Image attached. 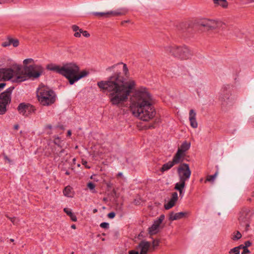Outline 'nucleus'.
Wrapping results in <instances>:
<instances>
[{
	"label": "nucleus",
	"instance_id": "33",
	"mask_svg": "<svg viewBox=\"0 0 254 254\" xmlns=\"http://www.w3.org/2000/svg\"><path fill=\"white\" fill-rule=\"evenodd\" d=\"M34 61L33 59H25L24 61H23V64L24 65V66H28L27 65L28 64H34Z\"/></svg>",
	"mask_w": 254,
	"mask_h": 254
},
{
	"label": "nucleus",
	"instance_id": "31",
	"mask_svg": "<svg viewBox=\"0 0 254 254\" xmlns=\"http://www.w3.org/2000/svg\"><path fill=\"white\" fill-rule=\"evenodd\" d=\"M218 175V172H216L213 175H209L207 177L206 180L205 181V183L207 182H209L211 183H213L214 180H215L216 177Z\"/></svg>",
	"mask_w": 254,
	"mask_h": 254
},
{
	"label": "nucleus",
	"instance_id": "63",
	"mask_svg": "<svg viewBox=\"0 0 254 254\" xmlns=\"http://www.w3.org/2000/svg\"><path fill=\"white\" fill-rule=\"evenodd\" d=\"M47 127L48 128H52V126H48Z\"/></svg>",
	"mask_w": 254,
	"mask_h": 254
},
{
	"label": "nucleus",
	"instance_id": "38",
	"mask_svg": "<svg viewBox=\"0 0 254 254\" xmlns=\"http://www.w3.org/2000/svg\"><path fill=\"white\" fill-rule=\"evenodd\" d=\"M164 218L165 216L164 215H161L157 220H155V221L161 224L162 221L164 220Z\"/></svg>",
	"mask_w": 254,
	"mask_h": 254
},
{
	"label": "nucleus",
	"instance_id": "26",
	"mask_svg": "<svg viewBox=\"0 0 254 254\" xmlns=\"http://www.w3.org/2000/svg\"><path fill=\"white\" fill-rule=\"evenodd\" d=\"M64 212L70 217L71 220L72 221L76 222L77 221V218L76 216L72 212V211L70 209L65 208L64 209Z\"/></svg>",
	"mask_w": 254,
	"mask_h": 254
},
{
	"label": "nucleus",
	"instance_id": "43",
	"mask_svg": "<svg viewBox=\"0 0 254 254\" xmlns=\"http://www.w3.org/2000/svg\"><path fill=\"white\" fill-rule=\"evenodd\" d=\"M116 214L114 212H111L108 214V217L110 219H113L115 217Z\"/></svg>",
	"mask_w": 254,
	"mask_h": 254
},
{
	"label": "nucleus",
	"instance_id": "59",
	"mask_svg": "<svg viewBox=\"0 0 254 254\" xmlns=\"http://www.w3.org/2000/svg\"><path fill=\"white\" fill-rule=\"evenodd\" d=\"M71 228H72V229H75V228H76L75 225H74V224L72 225H71Z\"/></svg>",
	"mask_w": 254,
	"mask_h": 254
},
{
	"label": "nucleus",
	"instance_id": "54",
	"mask_svg": "<svg viewBox=\"0 0 254 254\" xmlns=\"http://www.w3.org/2000/svg\"><path fill=\"white\" fill-rule=\"evenodd\" d=\"M4 157L5 160L7 161L8 162H10V160L8 158V157L7 156L5 155Z\"/></svg>",
	"mask_w": 254,
	"mask_h": 254
},
{
	"label": "nucleus",
	"instance_id": "39",
	"mask_svg": "<svg viewBox=\"0 0 254 254\" xmlns=\"http://www.w3.org/2000/svg\"><path fill=\"white\" fill-rule=\"evenodd\" d=\"M100 226L104 229H107L109 227V224L107 222H102L100 224Z\"/></svg>",
	"mask_w": 254,
	"mask_h": 254
},
{
	"label": "nucleus",
	"instance_id": "41",
	"mask_svg": "<svg viewBox=\"0 0 254 254\" xmlns=\"http://www.w3.org/2000/svg\"><path fill=\"white\" fill-rule=\"evenodd\" d=\"M160 243V241L159 240H154L152 242L153 247L155 248L157 247Z\"/></svg>",
	"mask_w": 254,
	"mask_h": 254
},
{
	"label": "nucleus",
	"instance_id": "22",
	"mask_svg": "<svg viewBox=\"0 0 254 254\" xmlns=\"http://www.w3.org/2000/svg\"><path fill=\"white\" fill-rule=\"evenodd\" d=\"M128 12V10L126 8H121L116 10L111 11L112 16H122L126 15Z\"/></svg>",
	"mask_w": 254,
	"mask_h": 254
},
{
	"label": "nucleus",
	"instance_id": "19",
	"mask_svg": "<svg viewBox=\"0 0 254 254\" xmlns=\"http://www.w3.org/2000/svg\"><path fill=\"white\" fill-rule=\"evenodd\" d=\"M47 68L49 70L55 71L62 74L63 66H61L56 64H50L47 65Z\"/></svg>",
	"mask_w": 254,
	"mask_h": 254
},
{
	"label": "nucleus",
	"instance_id": "32",
	"mask_svg": "<svg viewBox=\"0 0 254 254\" xmlns=\"http://www.w3.org/2000/svg\"><path fill=\"white\" fill-rule=\"evenodd\" d=\"M121 64H123V73L126 77H128L129 75V71H128V69L127 64H124L123 63H121Z\"/></svg>",
	"mask_w": 254,
	"mask_h": 254
},
{
	"label": "nucleus",
	"instance_id": "29",
	"mask_svg": "<svg viewBox=\"0 0 254 254\" xmlns=\"http://www.w3.org/2000/svg\"><path fill=\"white\" fill-rule=\"evenodd\" d=\"M95 185L91 182L87 183V187L90 190V192L93 193H95L97 191L95 189Z\"/></svg>",
	"mask_w": 254,
	"mask_h": 254
},
{
	"label": "nucleus",
	"instance_id": "57",
	"mask_svg": "<svg viewBox=\"0 0 254 254\" xmlns=\"http://www.w3.org/2000/svg\"><path fill=\"white\" fill-rule=\"evenodd\" d=\"M117 176L118 177H122V176H123V173H121V172H119V173H118V174H117Z\"/></svg>",
	"mask_w": 254,
	"mask_h": 254
},
{
	"label": "nucleus",
	"instance_id": "3",
	"mask_svg": "<svg viewBox=\"0 0 254 254\" xmlns=\"http://www.w3.org/2000/svg\"><path fill=\"white\" fill-rule=\"evenodd\" d=\"M62 74L68 80L70 85L73 84L80 79L87 76L89 72L86 70H80V68L74 63H68L63 65Z\"/></svg>",
	"mask_w": 254,
	"mask_h": 254
},
{
	"label": "nucleus",
	"instance_id": "12",
	"mask_svg": "<svg viewBox=\"0 0 254 254\" xmlns=\"http://www.w3.org/2000/svg\"><path fill=\"white\" fill-rule=\"evenodd\" d=\"M17 110L20 114L27 117L34 112L35 108L33 106L29 104L22 103L19 105Z\"/></svg>",
	"mask_w": 254,
	"mask_h": 254
},
{
	"label": "nucleus",
	"instance_id": "8",
	"mask_svg": "<svg viewBox=\"0 0 254 254\" xmlns=\"http://www.w3.org/2000/svg\"><path fill=\"white\" fill-rule=\"evenodd\" d=\"M198 25L200 27L204 28V30H210L213 29H223L225 25L224 23L220 21L209 19H203L198 22Z\"/></svg>",
	"mask_w": 254,
	"mask_h": 254
},
{
	"label": "nucleus",
	"instance_id": "18",
	"mask_svg": "<svg viewBox=\"0 0 254 254\" xmlns=\"http://www.w3.org/2000/svg\"><path fill=\"white\" fill-rule=\"evenodd\" d=\"M184 156L185 154L181 153L180 150H177L171 162L173 163L174 165L178 164L183 161Z\"/></svg>",
	"mask_w": 254,
	"mask_h": 254
},
{
	"label": "nucleus",
	"instance_id": "21",
	"mask_svg": "<svg viewBox=\"0 0 254 254\" xmlns=\"http://www.w3.org/2000/svg\"><path fill=\"white\" fill-rule=\"evenodd\" d=\"M160 225L158 222L154 221L152 225L148 229L149 234L152 235L157 234L159 231Z\"/></svg>",
	"mask_w": 254,
	"mask_h": 254
},
{
	"label": "nucleus",
	"instance_id": "9",
	"mask_svg": "<svg viewBox=\"0 0 254 254\" xmlns=\"http://www.w3.org/2000/svg\"><path fill=\"white\" fill-rule=\"evenodd\" d=\"M252 213L248 208L243 209L240 213L239 217V221L241 227L247 231L248 230L250 225Z\"/></svg>",
	"mask_w": 254,
	"mask_h": 254
},
{
	"label": "nucleus",
	"instance_id": "34",
	"mask_svg": "<svg viewBox=\"0 0 254 254\" xmlns=\"http://www.w3.org/2000/svg\"><path fill=\"white\" fill-rule=\"evenodd\" d=\"M10 44L14 47H17L19 45V41L17 39L10 37Z\"/></svg>",
	"mask_w": 254,
	"mask_h": 254
},
{
	"label": "nucleus",
	"instance_id": "30",
	"mask_svg": "<svg viewBox=\"0 0 254 254\" xmlns=\"http://www.w3.org/2000/svg\"><path fill=\"white\" fill-rule=\"evenodd\" d=\"M94 15L100 16V17H109L110 16H112L111 11L107 12H94Z\"/></svg>",
	"mask_w": 254,
	"mask_h": 254
},
{
	"label": "nucleus",
	"instance_id": "52",
	"mask_svg": "<svg viewBox=\"0 0 254 254\" xmlns=\"http://www.w3.org/2000/svg\"><path fill=\"white\" fill-rule=\"evenodd\" d=\"M5 85L6 84L4 83H0V89H2Z\"/></svg>",
	"mask_w": 254,
	"mask_h": 254
},
{
	"label": "nucleus",
	"instance_id": "55",
	"mask_svg": "<svg viewBox=\"0 0 254 254\" xmlns=\"http://www.w3.org/2000/svg\"><path fill=\"white\" fill-rule=\"evenodd\" d=\"M3 79L2 74L1 72V69H0V80Z\"/></svg>",
	"mask_w": 254,
	"mask_h": 254
},
{
	"label": "nucleus",
	"instance_id": "24",
	"mask_svg": "<svg viewBox=\"0 0 254 254\" xmlns=\"http://www.w3.org/2000/svg\"><path fill=\"white\" fill-rule=\"evenodd\" d=\"M215 6H220L223 8H226L228 6V2L226 0H212Z\"/></svg>",
	"mask_w": 254,
	"mask_h": 254
},
{
	"label": "nucleus",
	"instance_id": "2",
	"mask_svg": "<svg viewBox=\"0 0 254 254\" xmlns=\"http://www.w3.org/2000/svg\"><path fill=\"white\" fill-rule=\"evenodd\" d=\"M129 102L130 110L134 117L148 121L155 116L152 96L147 88L140 87L134 91Z\"/></svg>",
	"mask_w": 254,
	"mask_h": 254
},
{
	"label": "nucleus",
	"instance_id": "48",
	"mask_svg": "<svg viewBox=\"0 0 254 254\" xmlns=\"http://www.w3.org/2000/svg\"><path fill=\"white\" fill-rule=\"evenodd\" d=\"M245 246H244V248H247L250 247L251 245V243L250 241H246L245 243Z\"/></svg>",
	"mask_w": 254,
	"mask_h": 254
},
{
	"label": "nucleus",
	"instance_id": "27",
	"mask_svg": "<svg viewBox=\"0 0 254 254\" xmlns=\"http://www.w3.org/2000/svg\"><path fill=\"white\" fill-rule=\"evenodd\" d=\"M205 85L201 83H197L196 85L195 91L198 96H200L201 92L204 90Z\"/></svg>",
	"mask_w": 254,
	"mask_h": 254
},
{
	"label": "nucleus",
	"instance_id": "53",
	"mask_svg": "<svg viewBox=\"0 0 254 254\" xmlns=\"http://www.w3.org/2000/svg\"><path fill=\"white\" fill-rule=\"evenodd\" d=\"M236 248H238V251H240V249H243V250L244 249V246L243 245H240L238 247H237Z\"/></svg>",
	"mask_w": 254,
	"mask_h": 254
},
{
	"label": "nucleus",
	"instance_id": "60",
	"mask_svg": "<svg viewBox=\"0 0 254 254\" xmlns=\"http://www.w3.org/2000/svg\"><path fill=\"white\" fill-rule=\"evenodd\" d=\"M97 211V209H94V210H93V212H94V213H95V212H96Z\"/></svg>",
	"mask_w": 254,
	"mask_h": 254
},
{
	"label": "nucleus",
	"instance_id": "28",
	"mask_svg": "<svg viewBox=\"0 0 254 254\" xmlns=\"http://www.w3.org/2000/svg\"><path fill=\"white\" fill-rule=\"evenodd\" d=\"M173 166V163L171 162V161H169L167 162V163L164 164L162 167H161L160 171L162 172H164L165 171H168L170 169H171Z\"/></svg>",
	"mask_w": 254,
	"mask_h": 254
},
{
	"label": "nucleus",
	"instance_id": "5",
	"mask_svg": "<svg viewBox=\"0 0 254 254\" xmlns=\"http://www.w3.org/2000/svg\"><path fill=\"white\" fill-rule=\"evenodd\" d=\"M20 65L15 64L10 68H1L3 79L11 80L13 82H21L25 80L24 76H21Z\"/></svg>",
	"mask_w": 254,
	"mask_h": 254
},
{
	"label": "nucleus",
	"instance_id": "11",
	"mask_svg": "<svg viewBox=\"0 0 254 254\" xmlns=\"http://www.w3.org/2000/svg\"><path fill=\"white\" fill-rule=\"evenodd\" d=\"M179 180L188 181L191 175V171L189 164L183 163L181 164L177 169Z\"/></svg>",
	"mask_w": 254,
	"mask_h": 254
},
{
	"label": "nucleus",
	"instance_id": "40",
	"mask_svg": "<svg viewBox=\"0 0 254 254\" xmlns=\"http://www.w3.org/2000/svg\"><path fill=\"white\" fill-rule=\"evenodd\" d=\"M80 33H82L81 34L85 37H88L90 36L89 33L87 31H84L82 29H81V30L80 31Z\"/></svg>",
	"mask_w": 254,
	"mask_h": 254
},
{
	"label": "nucleus",
	"instance_id": "51",
	"mask_svg": "<svg viewBox=\"0 0 254 254\" xmlns=\"http://www.w3.org/2000/svg\"><path fill=\"white\" fill-rule=\"evenodd\" d=\"M128 253L129 254H138V252L137 251L134 250L129 251Z\"/></svg>",
	"mask_w": 254,
	"mask_h": 254
},
{
	"label": "nucleus",
	"instance_id": "62",
	"mask_svg": "<svg viewBox=\"0 0 254 254\" xmlns=\"http://www.w3.org/2000/svg\"><path fill=\"white\" fill-rule=\"evenodd\" d=\"M65 174H66V175H69V173L67 171H66V172H65Z\"/></svg>",
	"mask_w": 254,
	"mask_h": 254
},
{
	"label": "nucleus",
	"instance_id": "58",
	"mask_svg": "<svg viewBox=\"0 0 254 254\" xmlns=\"http://www.w3.org/2000/svg\"><path fill=\"white\" fill-rule=\"evenodd\" d=\"M71 134V132L70 130L67 131V136H70Z\"/></svg>",
	"mask_w": 254,
	"mask_h": 254
},
{
	"label": "nucleus",
	"instance_id": "20",
	"mask_svg": "<svg viewBox=\"0 0 254 254\" xmlns=\"http://www.w3.org/2000/svg\"><path fill=\"white\" fill-rule=\"evenodd\" d=\"M187 212H180L178 213L171 212L169 215V220L171 221L180 219L183 218L186 214Z\"/></svg>",
	"mask_w": 254,
	"mask_h": 254
},
{
	"label": "nucleus",
	"instance_id": "44",
	"mask_svg": "<svg viewBox=\"0 0 254 254\" xmlns=\"http://www.w3.org/2000/svg\"><path fill=\"white\" fill-rule=\"evenodd\" d=\"M250 253L249 250L248 249V248H245L243 250V252L242 253V254H248Z\"/></svg>",
	"mask_w": 254,
	"mask_h": 254
},
{
	"label": "nucleus",
	"instance_id": "17",
	"mask_svg": "<svg viewBox=\"0 0 254 254\" xmlns=\"http://www.w3.org/2000/svg\"><path fill=\"white\" fill-rule=\"evenodd\" d=\"M150 247V244L147 241H142L138 245V249L140 252L139 254H147Z\"/></svg>",
	"mask_w": 254,
	"mask_h": 254
},
{
	"label": "nucleus",
	"instance_id": "61",
	"mask_svg": "<svg viewBox=\"0 0 254 254\" xmlns=\"http://www.w3.org/2000/svg\"><path fill=\"white\" fill-rule=\"evenodd\" d=\"M128 22H129V21H128H128H123V22H122V24H123L124 23Z\"/></svg>",
	"mask_w": 254,
	"mask_h": 254
},
{
	"label": "nucleus",
	"instance_id": "6",
	"mask_svg": "<svg viewBox=\"0 0 254 254\" xmlns=\"http://www.w3.org/2000/svg\"><path fill=\"white\" fill-rule=\"evenodd\" d=\"M21 76H24L25 80L28 78H37L44 72V68L39 64H32L22 67L20 66Z\"/></svg>",
	"mask_w": 254,
	"mask_h": 254
},
{
	"label": "nucleus",
	"instance_id": "16",
	"mask_svg": "<svg viewBox=\"0 0 254 254\" xmlns=\"http://www.w3.org/2000/svg\"><path fill=\"white\" fill-rule=\"evenodd\" d=\"M185 181L179 180V182L175 184L174 189L179 192L180 196L182 198L184 196L185 191L184 189L186 186Z\"/></svg>",
	"mask_w": 254,
	"mask_h": 254
},
{
	"label": "nucleus",
	"instance_id": "36",
	"mask_svg": "<svg viewBox=\"0 0 254 254\" xmlns=\"http://www.w3.org/2000/svg\"><path fill=\"white\" fill-rule=\"evenodd\" d=\"M238 248H234L231 249L229 253L230 254H240V251H238Z\"/></svg>",
	"mask_w": 254,
	"mask_h": 254
},
{
	"label": "nucleus",
	"instance_id": "45",
	"mask_svg": "<svg viewBox=\"0 0 254 254\" xmlns=\"http://www.w3.org/2000/svg\"><path fill=\"white\" fill-rule=\"evenodd\" d=\"M82 33H80L79 31H77V32H75L74 34V36L76 37H80L81 36V34Z\"/></svg>",
	"mask_w": 254,
	"mask_h": 254
},
{
	"label": "nucleus",
	"instance_id": "64",
	"mask_svg": "<svg viewBox=\"0 0 254 254\" xmlns=\"http://www.w3.org/2000/svg\"><path fill=\"white\" fill-rule=\"evenodd\" d=\"M203 178H201V179H200V182H202L203 181Z\"/></svg>",
	"mask_w": 254,
	"mask_h": 254
},
{
	"label": "nucleus",
	"instance_id": "10",
	"mask_svg": "<svg viewBox=\"0 0 254 254\" xmlns=\"http://www.w3.org/2000/svg\"><path fill=\"white\" fill-rule=\"evenodd\" d=\"M13 87L7 88L0 94V115L4 114L6 111V106L11 101V94Z\"/></svg>",
	"mask_w": 254,
	"mask_h": 254
},
{
	"label": "nucleus",
	"instance_id": "35",
	"mask_svg": "<svg viewBox=\"0 0 254 254\" xmlns=\"http://www.w3.org/2000/svg\"><path fill=\"white\" fill-rule=\"evenodd\" d=\"M10 45H11L10 44V37H9L7 38L6 41L3 42L1 43V46L3 47H6L9 46Z\"/></svg>",
	"mask_w": 254,
	"mask_h": 254
},
{
	"label": "nucleus",
	"instance_id": "13",
	"mask_svg": "<svg viewBox=\"0 0 254 254\" xmlns=\"http://www.w3.org/2000/svg\"><path fill=\"white\" fill-rule=\"evenodd\" d=\"M231 96V90H230V87H229L227 88L225 87L223 88L220 96V99L221 100L226 102V103H228L232 99Z\"/></svg>",
	"mask_w": 254,
	"mask_h": 254
},
{
	"label": "nucleus",
	"instance_id": "15",
	"mask_svg": "<svg viewBox=\"0 0 254 254\" xmlns=\"http://www.w3.org/2000/svg\"><path fill=\"white\" fill-rule=\"evenodd\" d=\"M196 114L194 110L191 109L189 112V121L190 126L193 128L197 127L198 124L196 119Z\"/></svg>",
	"mask_w": 254,
	"mask_h": 254
},
{
	"label": "nucleus",
	"instance_id": "1",
	"mask_svg": "<svg viewBox=\"0 0 254 254\" xmlns=\"http://www.w3.org/2000/svg\"><path fill=\"white\" fill-rule=\"evenodd\" d=\"M98 87L104 92H108L112 105L119 108L126 106L128 96L135 87V82L132 79L125 81L119 72L115 73L107 80L97 83Z\"/></svg>",
	"mask_w": 254,
	"mask_h": 254
},
{
	"label": "nucleus",
	"instance_id": "25",
	"mask_svg": "<svg viewBox=\"0 0 254 254\" xmlns=\"http://www.w3.org/2000/svg\"><path fill=\"white\" fill-rule=\"evenodd\" d=\"M63 193L65 196L72 197L73 195L72 188L69 186H66L63 190Z\"/></svg>",
	"mask_w": 254,
	"mask_h": 254
},
{
	"label": "nucleus",
	"instance_id": "23",
	"mask_svg": "<svg viewBox=\"0 0 254 254\" xmlns=\"http://www.w3.org/2000/svg\"><path fill=\"white\" fill-rule=\"evenodd\" d=\"M190 147V143L187 142V141H184L182 145H181L180 147L178 148V150H180V152L183 154H185V152L188 150Z\"/></svg>",
	"mask_w": 254,
	"mask_h": 254
},
{
	"label": "nucleus",
	"instance_id": "42",
	"mask_svg": "<svg viewBox=\"0 0 254 254\" xmlns=\"http://www.w3.org/2000/svg\"><path fill=\"white\" fill-rule=\"evenodd\" d=\"M72 28L73 31L75 32H77V31L80 32V31L81 30V29H80L79 27L76 25H73Z\"/></svg>",
	"mask_w": 254,
	"mask_h": 254
},
{
	"label": "nucleus",
	"instance_id": "50",
	"mask_svg": "<svg viewBox=\"0 0 254 254\" xmlns=\"http://www.w3.org/2000/svg\"><path fill=\"white\" fill-rule=\"evenodd\" d=\"M82 163L83 165H84L85 166L86 168H88V169L90 168V166H88L87 165V162L86 161L82 160Z\"/></svg>",
	"mask_w": 254,
	"mask_h": 254
},
{
	"label": "nucleus",
	"instance_id": "47",
	"mask_svg": "<svg viewBox=\"0 0 254 254\" xmlns=\"http://www.w3.org/2000/svg\"><path fill=\"white\" fill-rule=\"evenodd\" d=\"M9 219L13 224H16L17 219L16 218H9Z\"/></svg>",
	"mask_w": 254,
	"mask_h": 254
},
{
	"label": "nucleus",
	"instance_id": "37",
	"mask_svg": "<svg viewBox=\"0 0 254 254\" xmlns=\"http://www.w3.org/2000/svg\"><path fill=\"white\" fill-rule=\"evenodd\" d=\"M242 237V235L241 234L237 231V233L235 234V235L233 236V240H238L239 239H240Z\"/></svg>",
	"mask_w": 254,
	"mask_h": 254
},
{
	"label": "nucleus",
	"instance_id": "56",
	"mask_svg": "<svg viewBox=\"0 0 254 254\" xmlns=\"http://www.w3.org/2000/svg\"><path fill=\"white\" fill-rule=\"evenodd\" d=\"M19 125H15L14 126V128L15 129L17 130V129L19 128Z\"/></svg>",
	"mask_w": 254,
	"mask_h": 254
},
{
	"label": "nucleus",
	"instance_id": "49",
	"mask_svg": "<svg viewBox=\"0 0 254 254\" xmlns=\"http://www.w3.org/2000/svg\"><path fill=\"white\" fill-rule=\"evenodd\" d=\"M14 0H0V3L13 1Z\"/></svg>",
	"mask_w": 254,
	"mask_h": 254
},
{
	"label": "nucleus",
	"instance_id": "4",
	"mask_svg": "<svg viewBox=\"0 0 254 254\" xmlns=\"http://www.w3.org/2000/svg\"><path fill=\"white\" fill-rule=\"evenodd\" d=\"M37 96L40 104L43 106H49L56 101L55 92L43 85H40L37 89Z\"/></svg>",
	"mask_w": 254,
	"mask_h": 254
},
{
	"label": "nucleus",
	"instance_id": "46",
	"mask_svg": "<svg viewBox=\"0 0 254 254\" xmlns=\"http://www.w3.org/2000/svg\"><path fill=\"white\" fill-rule=\"evenodd\" d=\"M55 143L59 145L60 144V139L59 137L56 138L55 139Z\"/></svg>",
	"mask_w": 254,
	"mask_h": 254
},
{
	"label": "nucleus",
	"instance_id": "7",
	"mask_svg": "<svg viewBox=\"0 0 254 254\" xmlns=\"http://www.w3.org/2000/svg\"><path fill=\"white\" fill-rule=\"evenodd\" d=\"M165 49L172 56L181 59H189L191 55L190 50L185 45L168 46L166 47Z\"/></svg>",
	"mask_w": 254,
	"mask_h": 254
},
{
	"label": "nucleus",
	"instance_id": "14",
	"mask_svg": "<svg viewBox=\"0 0 254 254\" xmlns=\"http://www.w3.org/2000/svg\"><path fill=\"white\" fill-rule=\"evenodd\" d=\"M178 199V195L177 192H174L172 193L171 197L169 201L164 204V207L166 210H168L173 207Z\"/></svg>",
	"mask_w": 254,
	"mask_h": 254
}]
</instances>
